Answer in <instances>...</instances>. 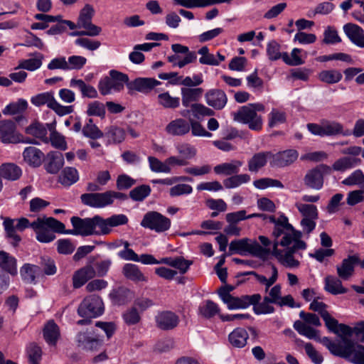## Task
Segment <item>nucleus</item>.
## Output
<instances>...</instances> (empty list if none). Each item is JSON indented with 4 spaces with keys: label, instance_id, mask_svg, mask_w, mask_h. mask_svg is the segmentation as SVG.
<instances>
[{
    "label": "nucleus",
    "instance_id": "nucleus-1",
    "mask_svg": "<svg viewBox=\"0 0 364 364\" xmlns=\"http://www.w3.org/2000/svg\"><path fill=\"white\" fill-rule=\"evenodd\" d=\"M333 355L345 358L354 364H364V346L349 338L342 337L338 342L328 337L319 340Z\"/></svg>",
    "mask_w": 364,
    "mask_h": 364
},
{
    "label": "nucleus",
    "instance_id": "nucleus-2",
    "mask_svg": "<svg viewBox=\"0 0 364 364\" xmlns=\"http://www.w3.org/2000/svg\"><path fill=\"white\" fill-rule=\"evenodd\" d=\"M302 232L301 231L291 235L289 238V243L285 247H289L292 244L291 247H288L286 250H281L278 249V245H280L279 241H274L273 250L272 252L277 260L284 267L288 268H296L299 266L300 262L294 257V254L299 250H305L306 248V243L301 240Z\"/></svg>",
    "mask_w": 364,
    "mask_h": 364
},
{
    "label": "nucleus",
    "instance_id": "nucleus-3",
    "mask_svg": "<svg viewBox=\"0 0 364 364\" xmlns=\"http://www.w3.org/2000/svg\"><path fill=\"white\" fill-rule=\"evenodd\" d=\"M31 228L36 235V240L43 243H48L54 240L55 232L65 234V225L52 217H38L31 223Z\"/></svg>",
    "mask_w": 364,
    "mask_h": 364
},
{
    "label": "nucleus",
    "instance_id": "nucleus-4",
    "mask_svg": "<svg viewBox=\"0 0 364 364\" xmlns=\"http://www.w3.org/2000/svg\"><path fill=\"white\" fill-rule=\"evenodd\" d=\"M264 106L261 103H251L242 106L233 113L235 121L247 124L249 129L259 131L262 128V118L257 112H264Z\"/></svg>",
    "mask_w": 364,
    "mask_h": 364
},
{
    "label": "nucleus",
    "instance_id": "nucleus-5",
    "mask_svg": "<svg viewBox=\"0 0 364 364\" xmlns=\"http://www.w3.org/2000/svg\"><path fill=\"white\" fill-rule=\"evenodd\" d=\"M129 77L127 74L112 70L109 76L102 78L98 83V90L101 95H107L113 92H119L124 90V85L127 87Z\"/></svg>",
    "mask_w": 364,
    "mask_h": 364
},
{
    "label": "nucleus",
    "instance_id": "nucleus-6",
    "mask_svg": "<svg viewBox=\"0 0 364 364\" xmlns=\"http://www.w3.org/2000/svg\"><path fill=\"white\" fill-rule=\"evenodd\" d=\"M299 316L304 322L299 320L296 321L293 325L294 329L300 335L321 343L319 340L322 338L318 336V331L309 326H320L321 323L318 316L315 314L306 313L304 311L299 313Z\"/></svg>",
    "mask_w": 364,
    "mask_h": 364
},
{
    "label": "nucleus",
    "instance_id": "nucleus-7",
    "mask_svg": "<svg viewBox=\"0 0 364 364\" xmlns=\"http://www.w3.org/2000/svg\"><path fill=\"white\" fill-rule=\"evenodd\" d=\"M95 15V9L90 4H86L80 11L77 19V27L84 28L82 31H75L71 33L72 36H97L100 35L102 28L92 23V19Z\"/></svg>",
    "mask_w": 364,
    "mask_h": 364
},
{
    "label": "nucleus",
    "instance_id": "nucleus-8",
    "mask_svg": "<svg viewBox=\"0 0 364 364\" xmlns=\"http://www.w3.org/2000/svg\"><path fill=\"white\" fill-rule=\"evenodd\" d=\"M128 221V218L124 214L113 215L105 219L99 215H96L92 217L94 235H109L112 232V228L126 225Z\"/></svg>",
    "mask_w": 364,
    "mask_h": 364
},
{
    "label": "nucleus",
    "instance_id": "nucleus-9",
    "mask_svg": "<svg viewBox=\"0 0 364 364\" xmlns=\"http://www.w3.org/2000/svg\"><path fill=\"white\" fill-rule=\"evenodd\" d=\"M267 220L274 225L272 231L274 241H278L277 239L279 237H282L279 241L281 246H286L289 243V238L290 235L299 231L294 229L289 223L288 218L284 214H282L278 218H276L274 215H267Z\"/></svg>",
    "mask_w": 364,
    "mask_h": 364
},
{
    "label": "nucleus",
    "instance_id": "nucleus-10",
    "mask_svg": "<svg viewBox=\"0 0 364 364\" xmlns=\"http://www.w3.org/2000/svg\"><path fill=\"white\" fill-rule=\"evenodd\" d=\"M4 220L3 226L5 230L6 238L10 241V243L16 247L21 240V236L17 234L16 231H23L26 228H31L29 220L26 218H21L17 220L16 224H14L15 220L10 218L1 217Z\"/></svg>",
    "mask_w": 364,
    "mask_h": 364
},
{
    "label": "nucleus",
    "instance_id": "nucleus-11",
    "mask_svg": "<svg viewBox=\"0 0 364 364\" xmlns=\"http://www.w3.org/2000/svg\"><path fill=\"white\" fill-rule=\"evenodd\" d=\"M171 220L156 211H149L143 217L140 225L156 232H164L171 227Z\"/></svg>",
    "mask_w": 364,
    "mask_h": 364
},
{
    "label": "nucleus",
    "instance_id": "nucleus-12",
    "mask_svg": "<svg viewBox=\"0 0 364 364\" xmlns=\"http://www.w3.org/2000/svg\"><path fill=\"white\" fill-rule=\"evenodd\" d=\"M104 311L103 302L101 298L95 294L85 297L80 304L77 313L81 317L95 318Z\"/></svg>",
    "mask_w": 364,
    "mask_h": 364
},
{
    "label": "nucleus",
    "instance_id": "nucleus-13",
    "mask_svg": "<svg viewBox=\"0 0 364 364\" xmlns=\"http://www.w3.org/2000/svg\"><path fill=\"white\" fill-rule=\"evenodd\" d=\"M229 255L237 253L240 255H246L250 253L255 256H260L267 251L258 243L250 244L247 238H243L231 241L229 245Z\"/></svg>",
    "mask_w": 364,
    "mask_h": 364
},
{
    "label": "nucleus",
    "instance_id": "nucleus-14",
    "mask_svg": "<svg viewBox=\"0 0 364 364\" xmlns=\"http://www.w3.org/2000/svg\"><path fill=\"white\" fill-rule=\"evenodd\" d=\"M70 222L73 227L72 230H65V234L89 236L94 235L92 218H80L73 216L70 219Z\"/></svg>",
    "mask_w": 364,
    "mask_h": 364
},
{
    "label": "nucleus",
    "instance_id": "nucleus-15",
    "mask_svg": "<svg viewBox=\"0 0 364 364\" xmlns=\"http://www.w3.org/2000/svg\"><path fill=\"white\" fill-rule=\"evenodd\" d=\"M161 85V82L151 77H137L127 83L128 94L133 95L135 92L144 94L150 92L155 87Z\"/></svg>",
    "mask_w": 364,
    "mask_h": 364
},
{
    "label": "nucleus",
    "instance_id": "nucleus-16",
    "mask_svg": "<svg viewBox=\"0 0 364 364\" xmlns=\"http://www.w3.org/2000/svg\"><path fill=\"white\" fill-rule=\"evenodd\" d=\"M81 202L87 206L95 208H103L111 205L109 192L87 193L80 196Z\"/></svg>",
    "mask_w": 364,
    "mask_h": 364
},
{
    "label": "nucleus",
    "instance_id": "nucleus-17",
    "mask_svg": "<svg viewBox=\"0 0 364 364\" xmlns=\"http://www.w3.org/2000/svg\"><path fill=\"white\" fill-rule=\"evenodd\" d=\"M259 294L252 295H244L240 297L233 296H228L223 299V301L227 304L228 309H246L251 304H256L261 300Z\"/></svg>",
    "mask_w": 364,
    "mask_h": 364
},
{
    "label": "nucleus",
    "instance_id": "nucleus-18",
    "mask_svg": "<svg viewBox=\"0 0 364 364\" xmlns=\"http://www.w3.org/2000/svg\"><path fill=\"white\" fill-rule=\"evenodd\" d=\"M298 156L299 153L295 149H287L275 154H272L270 165L273 167H285L294 163Z\"/></svg>",
    "mask_w": 364,
    "mask_h": 364
},
{
    "label": "nucleus",
    "instance_id": "nucleus-19",
    "mask_svg": "<svg viewBox=\"0 0 364 364\" xmlns=\"http://www.w3.org/2000/svg\"><path fill=\"white\" fill-rule=\"evenodd\" d=\"M191 131L189 121L183 118H176L168 122L165 132L169 136H183L188 134Z\"/></svg>",
    "mask_w": 364,
    "mask_h": 364
},
{
    "label": "nucleus",
    "instance_id": "nucleus-20",
    "mask_svg": "<svg viewBox=\"0 0 364 364\" xmlns=\"http://www.w3.org/2000/svg\"><path fill=\"white\" fill-rule=\"evenodd\" d=\"M327 168V166L322 165L309 171L304 178V184L309 188L320 190L323 185V171Z\"/></svg>",
    "mask_w": 364,
    "mask_h": 364
},
{
    "label": "nucleus",
    "instance_id": "nucleus-21",
    "mask_svg": "<svg viewBox=\"0 0 364 364\" xmlns=\"http://www.w3.org/2000/svg\"><path fill=\"white\" fill-rule=\"evenodd\" d=\"M359 262V257L356 255H350L343 259L341 264L337 265L336 270L338 277L343 280H348L354 273V268Z\"/></svg>",
    "mask_w": 364,
    "mask_h": 364
},
{
    "label": "nucleus",
    "instance_id": "nucleus-22",
    "mask_svg": "<svg viewBox=\"0 0 364 364\" xmlns=\"http://www.w3.org/2000/svg\"><path fill=\"white\" fill-rule=\"evenodd\" d=\"M96 276V271L92 265H86L76 270L73 275V287L79 289L85 285L87 282Z\"/></svg>",
    "mask_w": 364,
    "mask_h": 364
},
{
    "label": "nucleus",
    "instance_id": "nucleus-23",
    "mask_svg": "<svg viewBox=\"0 0 364 364\" xmlns=\"http://www.w3.org/2000/svg\"><path fill=\"white\" fill-rule=\"evenodd\" d=\"M343 31L353 44L364 48V30L360 26L348 23L343 26Z\"/></svg>",
    "mask_w": 364,
    "mask_h": 364
},
{
    "label": "nucleus",
    "instance_id": "nucleus-24",
    "mask_svg": "<svg viewBox=\"0 0 364 364\" xmlns=\"http://www.w3.org/2000/svg\"><path fill=\"white\" fill-rule=\"evenodd\" d=\"M206 103L215 109H222L228 102V97L224 91L214 89L208 91L205 95Z\"/></svg>",
    "mask_w": 364,
    "mask_h": 364
},
{
    "label": "nucleus",
    "instance_id": "nucleus-25",
    "mask_svg": "<svg viewBox=\"0 0 364 364\" xmlns=\"http://www.w3.org/2000/svg\"><path fill=\"white\" fill-rule=\"evenodd\" d=\"M157 326L163 330L174 328L179 322L178 316L173 312L165 311L159 313L156 317Z\"/></svg>",
    "mask_w": 364,
    "mask_h": 364
},
{
    "label": "nucleus",
    "instance_id": "nucleus-26",
    "mask_svg": "<svg viewBox=\"0 0 364 364\" xmlns=\"http://www.w3.org/2000/svg\"><path fill=\"white\" fill-rule=\"evenodd\" d=\"M269 159H272V152L260 151L255 154L247 161L248 170L257 173L259 169L266 166Z\"/></svg>",
    "mask_w": 364,
    "mask_h": 364
},
{
    "label": "nucleus",
    "instance_id": "nucleus-27",
    "mask_svg": "<svg viewBox=\"0 0 364 364\" xmlns=\"http://www.w3.org/2000/svg\"><path fill=\"white\" fill-rule=\"evenodd\" d=\"M22 175L21 168L14 163H4L0 166V178L17 181Z\"/></svg>",
    "mask_w": 364,
    "mask_h": 364
},
{
    "label": "nucleus",
    "instance_id": "nucleus-28",
    "mask_svg": "<svg viewBox=\"0 0 364 364\" xmlns=\"http://www.w3.org/2000/svg\"><path fill=\"white\" fill-rule=\"evenodd\" d=\"M243 162L240 160H232L230 162H225L216 165L214 168V172L217 175L232 176L238 173Z\"/></svg>",
    "mask_w": 364,
    "mask_h": 364
},
{
    "label": "nucleus",
    "instance_id": "nucleus-29",
    "mask_svg": "<svg viewBox=\"0 0 364 364\" xmlns=\"http://www.w3.org/2000/svg\"><path fill=\"white\" fill-rule=\"evenodd\" d=\"M46 169L50 173H57L63 166L64 158L59 151H50L47 154Z\"/></svg>",
    "mask_w": 364,
    "mask_h": 364
},
{
    "label": "nucleus",
    "instance_id": "nucleus-30",
    "mask_svg": "<svg viewBox=\"0 0 364 364\" xmlns=\"http://www.w3.org/2000/svg\"><path fill=\"white\" fill-rule=\"evenodd\" d=\"M20 274L26 283L36 284L37 277L41 275V272L39 266L26 263L21 267Z\"/></svg>",
    "mask_w": 364,
    "mask_h": 364
},
{
    "label": "nucleus",
    "instance_id": "nucleus-31",
    "mask_svg": "<svg viewBox=\"0 0 364 364\" xmlns=\"http://www.w3.org/2000/svg\"><path fill=\"white\" fill-rule=\"evenodd\" d=\"M23 157L24 161L30 166L38 167L41 165L44 154L36 147L28 146L24 149Z\"/></svg>",
    "mask_w": 364,
    "mask_h": 364
},
{
    "label": "nucleus",
    "instance_id": "nucleus-32",
    "mask_svg": "<svg viewBox=\"0 0 364 364\" xmlns=\"http://www.w3.org/2000/svg\"><path fill=\"white\" fill-rule=\"evenodd\" d=\"M161 262L178 269L181 274H185L189 269L193 261L187 260L183 257H168L161 259Z\"/></svg>",
    "mask_w": 364,
    "mask_h": 364
},
{
    "label": "nucleus",
    "instance_id": "nucleus-33",
    "mask_svg": "<svg viewBox=\"0 0 364 364\" xmlns=\"http://www.w3.org/2000/svg\"><path fill=\"white\" fill-rule=\"evenodd\" d=\"M124 276L134 282H147V277L142 273L139 267L131 263L125 264L122 268Z\"/></svg>",
    "mask_w": 364,
    "mask_h": 364
},
{
    "label": "nucleus",
    "instance_id": "nucleus-34",
    "mask_svg": "<svg viewBox=\"0 0 364 364\" xmlns=\"http://www.w3.org/2000/svg\"><path fill=\"white\" fill-rule=\"evenodd\" d=\"M324 136H349L351 131L345 129L343 125L336 121H323Z\"/></svg>",
    "mask_w": 364,
    "mask_h": 364
},
{
    "label": "nucleus",
    "instance_id": "nucleus-35",
    "mask_svg": "<svg viewBox=\"0 0 364 364\" xmlns=\"http://www.w3.org/2000/svg\"><path fill=\"white\" fill-rule=\"evenodd\" d=\"M181 92L182 105L183 107H188L191 106V102H196L201 97L203 90L201 87H183Z\"/></svg>",
    "mask_w": 364,
    "mask_h": 364
},
{
    "label": "nucleus",
    "instance_id": "nucleus-36",
    "mask_svg": "<svg viewBox=\"0 0 364 364\" xmlns=\"http://www.w3.org/2000/svg\"><path fill=\"white\" fill-rule=\"evenodd\" d=\"M43 337L50 346H55L60 337V330L58 325L53 320L49 321L45 325Z\"/></svg>",
    "mask_w": 364,
    "mask_h": 364
},
{
    "label": "nucleus",
    "instance_id": "nucleus-37",
    "mask_svg": "<svg viewBox=\"0 0 364 364\" xmlns=\"http://www.w3.org/2000/svg\"><path fill=\"white\" fill-rule=\"evenodd\" d=\"M248 338L247 331L242 328H235L228 336L230 344L236 348H243L247 344Z\"/></svg>",
    "mask_w": 364,
    "mask_h": 364
},
{
    "label": "nucleus",
    "instance_id": "nucleus-38",
    "mask_svg": "<svg viewBox=\"0 0 364 364\" xmlns=\"http://www.w3.org/2000/svg\"><path fill=\"white\" fill-rule=\"evenodd\" d=\"M341 279L334 276H327L325 278V290L334 295L346 293L348 289L343 287Z\"/></svg>",
    "mask_w": 364,
    "mask_h": 364
},
{
    "label": "nucleus",
    "instance_id": "nucleus-39",
    "mask_svg": "<svg viewBox=\"0 0 364 364\" xmlns=\"http://www.w3.org/2000/svg\"><path fill=\"white\" fill-rule=\"evenodd\" d=\"M361 160L356 157L344 156L337 159L332 165V168L336 171L343 172L359 165Z\"/></svg>",
    "mask_w": 364,
    "mask_h": 364
},
{
    "label": "nucleus",
    "instance_id": "nucleus-40",
    "mask_svg": "<svg viewBox=\"0 0 364 364\" xmlns=\"http://www.w3.org/2000/svg\"><path fill=\"white\" fill-rule=\"evenodd\" d=\"M180 98L173 97L166 91L161 92L157 96V103L164 109H176L180 107Z\"/></svg>",
    "mask_w": 364,
    "mask_h": 364
},
{
    "label": "nucleus",
    "instance_id": "nucleus-41",
    "mask_svg": "<svg viewBox=\"0 0 364 364\" xmlns=\"http://www.w3.org/2000/svg\"><path fill=\"white\" fill-rule=\"evenodd\" d=\"M125 135L124 129L114 125L107 127L104 134V136L107 139L109 144L122 142L125 139Z\"/></svg>",
    "mask_w": 364,
    "mask_h": 364
},
{
    "label": "nucleus",
    "instance_id": "nucleus-42",
    "mask_svg": "<svg viewBox=\"0 0 364 364\" xmlns=\"http://www.w3.org/2000/svg\"><path fill=\"white\" fill-rule=\"evenodd\" d=\"M15 124L11 120L0 121V140L4 143L13 142Z\"/></svg>",
    "mask_w": 364,
    "mask_h": 364
},
{
    "label": "nucleus",
    "instance_id": "nucleus-43",
    "mask_svg": "<svg viewBox=\"0 0 364 364\" xmlns=\"http://www.w3.org/2000/svg\"><path fill=\"white\" fill-rule=\"evenodd\" d=\"M342 334L345 337H351L355 335L358 341L364 342V321H359L353 327L348 325L341 326Z\"/></svg>",
    "mask_w": 364,
    "mask_h": 364
},
{
    "label": "nucleus",
    "instance_id": "nucleus-44",
    "mask_svg": "<svg viewBox=\"0 0 364 364\" xmlns=\"http://www.w3.org/2000/svg\"><path fill=\"white\" fill-rule=\"evenodd\" d=\"M79 179L77 169L73 167H66L60 173L58 182L64 186H70Z\"/></svg>",
    "mask_w": 364,
    "mask_h": 364
},
{
    "label": "nucleus",
    "instance_id": "nucleus-45",
    "mask_svg": "<svg viewBox=\"0 0 364 364\" xmlns=\"http://www.w3.org/2000/svg\"><path fill=\"white\" fill-rule=\"evenodd\" d=\"M70 86L78 88L83 97L96 98L98 95L96 89L93 86L86 84L82 80L71 79Z\"/></svg>",
    "mask_w": 364,
    "mask_h": 364
},
{
    "label": "nucleus",
    "instance_id": "nucleus-46",
    "mask_svg": "<svg viewBox=\"0 0 364 364\" xmlns=\"http://www.w3.org/2000/svg\"><path fill=\"white\" fill-rule=\"evenodd\" d=\"M77 341L79 346L91 350L97 349L102 344L101 340L92 338L87 333H79L77 336Z\"/></svg>",
    "mask_w": 364,
    "mask_h": 364
},
{
    "label": "nucleus",
    "instance_id": "nucleus-47",
    "mask_svg": "<svg viewBox=\"0 0 364 364\" xmlns=\"http://www.w3.org/2000/svg\"><path fill=\"white\" fill-rule=\"evenodd\" d=\"M0 267L11 275L17 274L16 259L4 251H0Z\"/></svg>",
    "mask_w": 364,
    "mask_h": 364
},
{
    "label": "nucleus",
    "instance_id": "nucleus-48",
    "mask_svg": "<svg viewBox=\"0 0 364 364\" xmlns=\"http://www.w3.org/2000/svg\"><path fill=\"white\" fill-rule=\"evenodd\" d=\"M55 100L53 92L40 93L32 97L31 99V102L33 105L40 107L46 105L50 109H51Z\"/></svg>",
    "mask_w": 364,
    "mask_h": 364
},
{
    "label": "nucleus",
    "instance_id": "nucleus-49",
    "mask_svg": "<svg viewBox=\"0 0 364 364\" xmlns=\"http://www.w3.org/2000/svg\"><path fill=\"white\" fill-rule=\"evenodd\" d=\"M250 181V176L248 174L236 173L223 180V184L226 188H235L239 187L242 184L248 183Z\"/></svg>",
    "mask_w": 364,
    "mask_h": 364
},
{
    "label": "nucleus",
    "instance_id": "nucleus-50",
    "mask_svg": "<svg viewBox=\"0 0 364 364\" xmlns=\"http://www.w3.org/2000/svg\"><path fill=\"white\" fill-rule=\"evenodd\" d=\"M267 55L271 61L282 59L284 61V53L281 51V45L275 40L270 41L266 48Z\"/></svg>",
    "mask_w": 364,
    "mask_h": 364
},
{
    "label": "nucleus",
    "instance_id": "nucleus-51",
    "mask_svg": "<svg viewBox=\"0 0 364 364\" xmlns=\"http://www.w3.org/2000/svg\"><path fill=\"white\" fill-rule=\"evenodd\" d=\"M341 73L335 69L322 70L318 73V79L327 84H335L342 79Z\"/></svg>",
    "mask_w": 364,
    "mask_h": 364
},
{
    "label": "nucleus",
    "instance_id": "nucleus-52",
    "mask_svg": "<svg viewBox=\"0 0 364 364\" xmlns=\"http://www.w3.org/2000/svg\"><path fill=\"white\" fill-rule=\"evenodd\" d=\"M151 192V188L149 185H141L134 188L129 192L130 198L136 202H141L145 200Z\"/></svg>",
    "mask_w": 364,
    "mask_h": 364
},
{
    "label": "nucleus",
    "instance_id": "nucleus-53",
    "mask_svg": "<svg viewBox=\"0 0 364 364\" xmlns=\"http://www.w3.org/2000/svg\"><path fill=\"white\" fill-rule=\"evenodd\" d=\"M322 318L325 322V326L328 328V330L333 333L341 337H345L342 334V328L341 326L345 325L344 323H338V321L332 317L329 313H325L322 315Z\"/></svg>",
    "mask_w": 364,
    "mask_h": 364
},
{
    "label": "nucleus",
    "instance_id": "nucleus-54",
    "mask_svg": "<svg viewBox=\"0 0 364 364\" xmlns=\"http://www.w3.org/2000/svg\"><path fill=\"white\" fill-rule=\"evenodd\" d=\"M82 132L85 136L92 139H97L104 136V133L97 127L91 118L88 119Z\"/></svg>",
    "mask_w": 364,
    "mask_h": 364
},
{
    "label": "nucleus",
    "instance_id": "nucleus-55",
    "mask_svg": "<svg viewBox=\"0 0 364 364\" xmlns=\"http://www.w3.org/2000/svg\"><path fill=\"white\" fill-rule=\"evenodd\" d=\"M286 120V112L278 109H272L270 113L268 114V125L271 128L284 124Z\"/></svg>",
    "mask_w": 364,
    "mask_h": 364
},
{
    "label": "nucleus",
    "instance_id": "nucleus-56",
    "mask_svg": "<svg viewBox=\"0 0 364 364\" xmlns=\"http://www.w3.org/2000/svg\"><path fill=\"white\" fill-rule=\"evenodd\" d=\"M40 269L47 276H52L56 274L57 267L55 261L48 256H42L39 262Z\"/></svg>",
    "mask_w": 364,
    "mask_h": 364
},
{
    "label": "nucleus",
    "instance_id": "nucleus-57",
    "mask_svg": "<svg viewBox=\"0 0 364 364\" xmlns=\"http://www.w3.org/2000/svg\"><path fill=\"white\" fill-rule=\"evenodd\" d=\"M200 314L206 318H210L220 312L218 305L211 300L205 301V304L199 308Z\"/></svg>",
    "mask_w": 364,
    "mask_h": 364
},
{
    "label": "nucleus",
    "instance_id": "nucleus-58",
    "mask_svg": "<svg viewBox=\"0 0 364 364\" xmlns=\"http://www.w3.org/2000/svg\"><path fill=\"white\" fill-rule=\"evenodd\" d=\"M28 107V102L26 100L19 99L16 102L9 104L3 109L4 114H16L24 112Z\"/></svg>",
    "mask_w": 364,
    "mask_h": 364
},
{
    "label": "nucleus",
    "instance_id": "nucleus-59",
    "mask_svg": "<svg viewBox=\"0 0 364 364\" xmlns=\"http://www.w3.org/2000/svg\"><path fill=\"white\" fill-rule=\"evenodd\" d=\"M272 276L269 279H267L266 277L263 275L258 274L255 272H252L251 273L252 275L255 276L258 282L265 286L266 291L277 282L278 279V270L274 265L272 266Z\"/></svg>",
    "mask_w": 364,
    "mask_h": 364
},
{
    "label": "nucleus",
    "instance_id": "nucleus-60",
    "mask_svg": "<svg viewBox=\"0 0 364 364\" xmlns=\"http://www.w3.org/2000/svg\"><path fill=\"white\" fill-rule=\"evenodd\" d=\"M191 111L196 119H200L203 117H210L215 114V112L203 104L195 103L191 105Z\"/></svg>",
    "mask_w": 364,
    "mask_h": 364
},
{
    "label": "nucleus",
    "instance_id": "nucleus-61",
    "mask_svg": "<svg viewBox=\"0 0 364 364\" xmlns=\"http://www.w3.org/2000/svg\"><path fill=\"white\" fill-rule=\"evenodd\" d=\"M302 50L299 48H294L291 52V55L288 53H284V62L291 66L301 65L304 63V60L300 56Z\"/></svg>",
    "mask_w": 364,
    "mask_h": 364
},
{
    "label": "nucleus",
    "instance_id": "nucleus-62",
    "mask_svg": "<svg viewBox=\"0 0 364 364\" xmlns=\"http://www.w3.org/2000/svg\"><path fill=\"white\" fill-rule=\"evenodd\" d=\"M148 161L149 164L150 169L155 173H171V168L166 164V159L161 161L154 156H149Z\"/></svg>",
    "mask_w": 364,
    "mask_h": 364
},
{
    "label": "nucleus",
    "instance_id": "nucleus-63",
    "mask_svg": "<svg viewBox=\"0 0 364 364\" xmlns=\"http://www.w3.org/2000/svg\"><path fill=\"white\" fill-rule=\"evenodd\" d=\"M296 206L304 218H309L314 220L318 219V210L314 205L297 203Z\"/></svg>",
    "mask_w": 364,
    "mask_h": 364
},
{
    "label": "nucleus",
    "instance_id": "nucleus-64",
    "mask_svg": "<svg viewBox=\"0 0 364 364\" xmlns=\"http://www.w3.org/2000/svg\"><path fill=\"white\" fill-rule=\"evenodd\" d=\"M364 183V173L360 169H357L346 178L342 183L345 186H360Z\"/></svg>",
    "mask_w": 364,
    "mask_h": 364
}]
</instances>
